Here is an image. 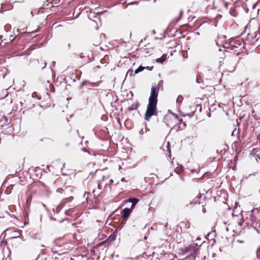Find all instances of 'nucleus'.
Here are the masks:
<instances>
[{"label": "nucleus", "mask_w": 260, "mask_h": 260, "mask_svg": "<svg viewBox=\"0 0 260 260\" xmlns=\"http://www.w3.org/2000/svg\"><path fill=\"white\" fill-rule=\"evenodd\" d=\"M158 90L154 86H152L151 89V93L149 98V102L147 107V110L145 114V119L149 121L150 118L155 114L157 102Z\"/></svg>", "instance_id": "1"}, {"label": "nucleus", "mask_w": 260, "mask_h": 260, "mask_svg": "<svg viewBox=\"0 0 260 260\" xmlns=\"http://www.w3.org/2000/svg\"><path fill=\"white\" fill-rule=\"evenodd\" d=\"M128 202L132 203V206H131V208L134 209L135 206L139 202V199H138L137 198H129L128 200Z\"/></svg>", "instance_id": "2"}, {"label": "nucleus", "mask_w": 260, "mask_h": 260, "mask_svg": "<svg viewBox=\"0 0 260 260\" xmlns=\"http://www.w3.org/2000/svg\"><path fill=\"white\" fill-rule=\"evenodd\" d=\"M131 211V209L127 208H124L122 211V216L124 218H127L129 215Z\"/></svg>", "instance_id": "3"}, {"label": "nucleus", "mask_w": 260, "mask_h": 260, "mask_svg": "<svg viewBox=\"0 0 260 260\" xmlns=\"http://www.w3.org/2000/svg\"><path fill=\"white\" fill-rule=\"evenodd\" d=\"M20 235H21V233L19 231H14L12 232V238L14 239V238H18L20 237Z\"/></svg>", "instance_id": "4"}, {"label": "nucleus", "mask_w": 260, "mask_h": 260, "mask_svg": "<svg viewBox=\"0 0 260 260\" xmlns=\"http://www.w3.org/2000/svg\"><path fill=\"white\" fill-rule=\"evenodd\" d=\"M166 55L165 54H164L161 57L157 58L156 61L157 62L162 63L166 60Z\"/></svg>", "instance_id": "5"}, {"label": "nucleus", "mask_w": 260, "mask_h": 260, "mask_svg": "<svg viewBox=\"0 0 260 260\" xmlns=\"http://www.w3.org/2000/svg\"><path fill=\"white\" fill-rule=\"evenodd\" d=\"M180 123H179L178 128L183 129L186 126V124L185 122H182V120L181 119L179 120Z\"/></svg>", "instance_id": "6"}, {"label": "nucleus", "mask_w": 260, "mask_h": 260, "mask_svg": "<svg viewBox=\"0 0 260 260\" xmlns=\"http://www.w3.org/2000/svg\"><path fill=\"white\" fill-rule=\"evenodd\" d=\"M144 68H144V67H143V66H139V67H138V68H137V69L135 70V73L136 74H138V73H140V72H141L143 71V70L144 69Z\"/></svg>", "instance_id": "7"}, {"label": "nucleus", "mask_w": 260, "mask_h": 260, "mask_svg": "<svg viewBox=\"0 0 260 260\" xmlns=\"http://www.w3.org/2000/svg\"><path fill=\"white\" fill-rule=\"evenodd\" d=\"M89 84L88 83V81H87V80H85V81H84L81 84V85H80L79 86V89L81 90L82 89V87L83 86H85V85H88Z\"/></svg>", "instance_id": "8"}, {"label": "nucleus", "mask_w": 260, "mask_h": 260, "mask_svg": "<svg viewBox=\"0 0 260 260\" xmlns=\"http://www.w3.org/2000/svg\"><path fill=\"white\" fill-rule=\"evenodd\" d=\"M116 239V236L114 234L110 235V236L109 238V240L110 241H114Z\"/></svg>", "instance_id": "9"}, {"label": "nucleus", "mask_w": 260, "mask_h": 260, "mask_svg": "<svg viewBox=\"0 0 260 260\" xmlns=\"http://www.w3.org/2000/svg\"><path fill=\"white\" fill-rule=\"evenodd\" d=\"M40 61L43 63V66H40V67L42 68V69H44L45 67H46V66L47 64V63L46 62V61L45 60H43V59H41Z\"/></svg>", "instance_id": "10"}, {"label": "nucleus", "mask_w": 260, "mask_h": 260, "mask_svg": "<svg viewBox=\"0 0 260 260\" xmlns=\"http://www.w3.org/2000/svg\"><path fill=\"white\" fill-rule=\"evenodd\" d=\"M100 82H101V81H98V82H91V85H92V87H96V86H99Z\"/></svg>", "instance_id": "11"}, {"label": "nucleus", "mask_w": 260, "mask_h": 260, "mask_svg": "<svg viewBox=\"0 0 260 260\" xmlns=\"http://www.w3.org/2000/svg\"><path fill=\"white\" fill-rule=\"evenodd\" d=\"M196 203H197V201H196V202H189V203H188V202L186 201L185 203H186V206L188 207L189 206V205L194 204Z\"/></svg>", "instance_id": "12"}, {"label": "nucleus", "mask_w": 260, "mask_h": 260, "mask_svg": "<svg viewBox=\"0 0 260 260\" xmlns=\"http://www.w3.org/2000/svg\"><path fill=\"white\" fill-rule=\"evenodd\" d=\"M88 83L89 84H88V85H85V86L87 87V88L90 89L91 88V87H92V85H91V82H90L88 81Z\"/></svg>", "instance_id": "13"}, {"label": "nucleus", "mask_w": 260, "mask_h": 260, "mask_svg": "<svg viewBox=\"0 0 260 260\" xmlns=\"http://www.w3.org/2000/svg\"><path fill=\"white\" fill-rule=\"evenodd\" d=\"M63 191V189L62 188H57V189L56 190V192H58V193H62Z\"/></svg>", "instance_id": "14"}, {"label": "nucleus", "mask_w": 260, "mask_h": 260, "mask_svg": "<svg viewBox=\"0 0 260 260\" xmlns=\"http://www.w3.org/2000/svg\"><path fill=\"white\" fill-rule=\"evenodd\" d=\"M256 211L257 212H258V209L257 208H254V209H253L251 210V214H253V212H254V211Z\"/></svg>", "instance_id": "15"}, {"label": "nucleus", "mask_w": 260, "mask_h": 260, "mask_svg": "<svg viewBox=\"0 0 260 260\" xmlns=\"http://www.w3.org/2000/svg\"><path fill=\"white\" fill-rule=\"evenodd\" d=\"M243 221H241L239 222H238V225H239V226H242V224H243Z\"/></svg>", "instance_id": "16"}, {"label": "nucleus", "mask_w": 260, "mask_h": 260, "mask_svg": "<svg viewBox=\"0 0 260 260\" xmlns=\"http://www.w3.org/2000/svg\"><path fill=\"white\" fill-rule=\"evenodd\" d=\"M113 183V180L112 179H110L109 180V185L112 184Z\"/></svg>", "instance_id": "17"}, {"label": "nucleus", "mask_w": 260, "mask_h": 260, "mask_svg": "<svg viewBox=\"0 0 260 260\" xmlns=\"http://www.w3.org/2000/svg\"><path fill=\"white\" fill-rule=\"evenodd\" d=\"M90 194V193H89V192H85L84 193V197H85H85H86V196L87 194V195H88V194Z\"/></svg>", "instance_id": "18"}, {"label": "nucleus", "mask_w": 260, "mask_h": 260, "mask_svg": "<svg viewBox=\"0 0 260 260\" xmlns=\"http://www.w3.org/2000/svg\"><path fill=\"white\" fill-rule=\"evenodd\" d=\"M98 188L99 189H102V188H101V184L99 183L98 185Z\"/></svg>", "instance_id": "19"}, {"label": "nucleus", "mask_w": 260, "mask_h": 260, "mask_svg": "<svg viewBox=\"0 0 260 260\" xmlns=\"http://www.w3.org/2000/svg\"><path fill=\"white\" fill-rule=\"evenodd\" d=\"M14 39V38L13 37V35L10 36V40L11 41L13 40Z\"/></svg>", "instance_id": "20"}, {"label": "nucleus", "mask_w": 260, "mask_h": 260, "mask_svg": "<svg viewBox=\"0 0 260 260\" xmlns=\"http://www.w3.org/2000/svg\"><path fill=\"white\" fill-rule=\"evenodd\" d=\"M223 63V62H222V60H220V61H219V63L220 64H219V66H221V63Z\"/></svg>", "instance_id": "21"}, {"label": "nucleus", "mask_w": 260, "mask_h": 260, "mask_svg": "<svg viewBox=\"0 0 260 260\" xmlns=\"http://www.w3.org/2000/svg\"><path fill=\"white\" fill-rule=\"evenodd\" d=\"M235 69V66H233V68L231 69V71H233Z\"/></svg>", "instance_id": "22"}, {"label": "nucleus", "mask_w": 260, "mask_h": 260, "mask_svg": "<svg viewBox=\"0 0 260 260\" xmlns=\"http://www.w3.org/2000/svg\"><path fill=\"white\" fill-rule=\"evenodd\" d=\"M187 115L189 117H191L193 115V114H192L191 115L190 114H187Z\"/></svg>", "instance_id": "23"}, {"label": "nucleus", "mask_w": 260, "mask_h": 260, "mask_svg": "<svg viewBox=\"0 0 260 260\" xmlns=\"http://www.w3.org/2000/svg\"><path fill=\"white\" fill-rule=\"evenodd\" d=\"M121 181H122V182L125 181V178H122L121 179Z\"/></svg>", "instance_id": "24"}, {"label": "nucleus", "mask_w": 260, "mask_h": 260, "mask_svg": "<svg viewBox=\"0 0 260 260\" xmlns=\"http://www.w3.org/2000/svg\"><path fill=\"white\" fill-rule=\"evenodd\" d=\"M139 105V104H137V105H136V106L135 109L137 108L138 107Z\"/></svg>", "instance_id": "25"}, {"label": "nucleus", "mask_w": 260, "mask_h": 260, "mask_svg": "<svg viewBox=\"0 0 260 260\" xmlns=\"http://www.w3.org/2000/svg\"><path fill=\"white\" fill-rule=\"evenodd\" d=\"M142 132H143V129H141V130L140 131V133L141 134H142Z\"/></svg>", "instance_id": "26"}, {"label": "nucleus", "mask_w": 260, "mask_h": 260, "mask_svg": "<svg viewBox=\"0 0 260 260\" xmlns=\"http://www.w3.org/2000/svg\"><path fill=\"white\" fill-rule=\"evenodd\" d=\"M201 240V239H200V238H198L196 239V240H197V241H199V240Z\"/></svg>", "instance_id": "27"}, {"label": "nucleus", "mask_w": 260, "mask_h": 260, "mask_svg": "<svg viewBox=\"0 0 260 260\" xmlns=\"http://www.w3.org/2000/svg\"><path fill=\"white\" fill-rule=\"evenodd\" d=\"M222 56V58H223V57L224 56V53L222 52V54L221 55Z\"/></svg>", "instance_id": "28"}, {"label": "nucleus", "mask_w": 260, "mask_h": 260, "mask_svg": "<svg viewBox=\"0 0 260 260\" xmlns=\"http://www.w3.org/2000/svg\"><path fill=\"white\" fill-rule=\"evenodd\" d=\"M167 225H168V223H167L165 224V228H167Z\"/></svg>", "instance_id": "29"}, {"label": "nucleus", "mask_w": 260, "mask_h": 260, "mask_svg": "<svg viewBox=\"0 0 260 260\" xmlns=\"http://www.w3.org/2000/svg\"><path fill=\"white\" fill-rule=\"evenodd\" d=\"M3 37V36H0V40H1L2 39V38Z\"/></svg>", "instance_id": "30"}, {"label": "nucleus", "mask_w": 260, "mask_h": 260, "mask_svg": "<svg viewBox=\"0 0 260 260\" xmlns=\"http://www.w3.org/2000/svg\"><path fill=\"white\" fill-rule=\"evenodd\" d=\"M10 231V230L7 229L6 231L7 232H9Z\"/></svg>", "instance_id": "31"}, {"label": "nucleus", "mask_w": 260, "mask_h": 260, "mask_svg": "<svg viewBox=\"0 0 260 260\" xmlns=\"http://www.w3.org/2000/svg\"><path fill=\"white\" fill-rule=\"evenodd\" d=\"M238 242H239L240 243H243V242L242 241H238Z\"/></svg>", "instance_id": "32"}, {"label": "nucleus", "mask_w": 260, "mask_h": 260, "mask_svg": "<svg viewBox=\"0 0 260 260\" xmlns=\"http://www.w3.org/2000/svg\"><path fill=\"white\" fill-rule=\"evenodd\" d=\"M175 117L176 118H177V115L175 114Z\"/></svg>", "instance_id": "33"}, {"label": "nucleus", "mask_w": 260, "mask_h": 260, "mask_svg": "<svg viewBox=\"0 0 260 260\" xmlns=\"http://www.w3.org/2000/svg\"><path fill=\"white\" fill-rule=\"evenodd\" d=\"M182 11H180V15H182Z\"/></svg>", "instance_id": "34"}, {"label": "nucleus", "mask_w": 260, "mask_h": 260, "mask_svg": "<svg viewBox=\"0 0 260 260\" xmlns=\"http://www.w3.org/2000/svg\"><path fill=\"white\" fill-rule=\"evenodd\" d=\"M68 211H66V214H68Z\"/></svg>", "instance_id": "35"}, {"label": "nucleus", "mask_w": 260, "mask_h": 260, "mask_svg": "<svg viewBox=\"0 0 260 260\" xmlns=\"http://www.w3.org/2000/svg\"><path fill=\"white\" fill-rule=\"evenodd\" d=\"M228 230H229L228 228H226V231H228Z\"/></svg>", "instance_id": "36"}, {"label": "nucleus", "mask_w": 260, "mask_h": 260, "mask_svg": "<svg viewBox=\"0 0 260 260\" xmlns=\"http://www.w3.org/2000/svg\"><path fill=\"white\" fill-rule=\"evenodd\" d=\"M41 246L42 247H45V246L44 245H42Z\"/></svg>", "instance_id": "37"}, {"label": "nucleus", "mask_w": 260, "mask_h": 260, "mask_svg": "<svg viewBox=\"0 0 260 260\" xmlns=\"http://www.w3.org/2000/svg\"><path fill=\"white\" fill-rule=\"evenodd\" d=\"M257 156H258V158L260 159V156L258 155Z\"/></svg>", "instance_id": "38"}, {"label": "nucleus", "mask_w": 260, "mask_h": 260, "mask_svg": "<svg viewBox=\"0 0 260 260\" xmlns=\"http://www.w3.org/2000/svg\"><path fill=\"white\" fill-rule=\"evenodd\" d=\"M168 151H170V149H169V148L168 147Z\"/></svg>", "instance_id": "39"}]
</instances>
